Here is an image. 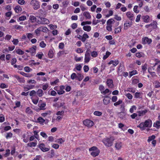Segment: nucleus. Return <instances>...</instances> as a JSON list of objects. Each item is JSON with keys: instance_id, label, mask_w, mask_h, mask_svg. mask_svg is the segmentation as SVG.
<instances>
[{"instance_id": "nucleus-1", "label": "nucleus", "mask_w": 160, "mask_h": 160, "mask_svg": "<svg viewBox=\"0 0 160 160\" xmlns=\"http://www.w3.org/2000/svg\"><path fill=\"white\" fill-rule=\"evenodd\" d=\"M152 121L151 119H148L145 120L144 122H141L137 127L139 128L141 130L143 131L146 128H151L152 127Z\"/></svg>"}, {"instance_id": "nucleus-2", "label": "nucleus", "mask_w": 160, "mask_h": 160, "mask_svg": "<svg viewBox=\"0 0 160 160\" xmlns=\"http://www.w3.org/2000/svg\"><path fill=\"white\" fill-rule=\"evenodd\" d=\"M114 139L113 137H111L109 138H104L103 139L102 142L106 147H109L112 145Z\"/></svg>"}, {"instance_id": "nucleus-3", "label": "nucleus", "mask_w": 160, "mask_h": 160, "mask_svg": "<svg viewBox=\"0 0 160 160\" xmlns=\"http://www.w3.org/2000/svg\"><path fill=\"white\" fill-rule=\"evenodd\" d=\"M89 151L90 152V154L93 157L98 156L100 153V150L96 146H93L89 148Z\"/></svg>"}, {"instance_id": "nucleus-4", "label": "nucleus", "mask_w": 160, "mask_h": 160, "mask_svg": "<svg viewBox=\"0 0 160 160\" xmlns=\"http://www.w3.org/2000/svg\"><path fill=\"white\" fill-rule=\"evenodd\" d=\"M30 4L34 10H38L40 8V2L37 0H32Z\"/></svg>"}, {"instance_id": "nucleus-5", "label": "nucleus", "mask_w": 160, "mask_h": 160, "mask_svg": "<svg viewBox=\"0 0 160 160\" xmlns=\"http://www.w3.org/2000/svg\"><path fill=\"white\" fill-rule=\"evenodd\" d=\"M37 17L40 19V20H38L37 21V22L38 24H48L49 23V20L46 18H43L41 16Z\"/></svg>"}, {"instance_id": "nucleus-6", "label": "nucleus", "mask_w": 160, "mask_h": 160, "mask_svg": "<svg viewBox=\"0 0 160 160\" xmlns=\"http://www.w3.org/2000/svg\"><path fill=\"white\" fill-rule=\"evenodd\" d=\"M38 147L40 149V150L43 152H45L49 151L50 150V148L45 147V145L43 143H41L39 144Z\"/></svg>"}, {"instance_id": "nucleus-7", "label": "nucleus", "mask_w": 160, "mask_h": 160, "mask_svg": "<svg viewBox=\"0 0 160 160\" xmlns=\"http://www.w3.org/2000/svg\"><path fill=\"white\" fill-rule=\"evenodd\" d=\"M83 124L88 128H91L93 125V122L89 119H86L83 121Z\"/></svg>"}, {"instance_id": "nucleus-8", "label": "nucleus", "mask_w": 160, "mask_h": 160, "mask_svg": "<svg viewBox=\"0 0 160 160\" xmlns=\"http://www.w3.org/2000/svg\"><path fill=\"white\" fill-rule=\"evenodd\" d=\"M37 46L33 45L32 47L29 48L28 50H26L25 52H30L32 56L34 55L36 52Z\"/></svg>"}, {"instance_id": "nucleus-9", "label": "nucleus", "mask_w": 160, "mask_h": 160, "mask_svg": "<svg viewBox=\"0 0 160 160\" xmlns=\"http://www.w3.org/2000/svg\"><path fill=\"white\" fill-rule=\"evenodd\" d=\"M90 50H87L86 52L84 58V62L85 63H88L90 60Z\"/></svg>"}, {"instance_id": "nucleus-10", "label": "nucleus", "mask_w": 160, "mask_h": 160, "mask_svg": "<svg viewBox=\"0 0 160 160\" xmlns=\"http://www.w3.org/2000/svg\"><path fill=\"white\" fill-rule=\"evenodd\" d=\"M152 39L151 38H149L147 37L143 38L142 39V43L144 45L146 44H149L152 43Z\"/></svg>"}, {"instance_id": "nucleus-11", "label": "nucleus", "mask_w": 160, "mask_h": 160, "mask_svg": "<svg viewBox=\"0 0 160 160\" xmlns=\"http://www.w3.org/2000/svg\"><path fill=\"white\" fill-rule=\"evenodd\" d=\"M56 88V87H55L54 88V89L56 90L57 92V93L59 95H62L64 93H65V92L64 90L65 88V87L63 85H61L60 87V89H59L58 90H57Z\"/></svg>"}, {"instance_id": "nucleus-12", "label": "nucleus", "mask_w": 160, "mask_h": 160, "mask_svg": "<svg viewBox=\"0 0 160 160\" xmlns=\"http://www.w3.org/2000/svg\"><path fill=\"white\" fill-rule=\"evenodd\" d=\"M126 15L130 21H132L134 20V14L133 13L129 11L128 12H126Z\"/></svg>"}, {"instance_id": "nucleus-13", "label": "nucleus", "mask_w": 160, "mask_h": 160, "mask_svg": "<svg viewBox=\"0 0 160 160\" xmlns=\"http://www.w3.org/2000/svg\"><path fill=\"white\" fill-rule=\"evenodd\" d=\"M113 82V80L112 79H107L106 84L109 88H113L114 85Z\"/></svg>"}, {"instance_id": "nucleus-14", "label": "nucleus", "mask_w": 160, "mask_h": 160, "mask_svg": "<svg viewBox=\"0 0 160 160\" xmlns=\"http://www.w3.org/2000/svg\"><path fill=\"white\" fill-rule=\"evenodd\" d=\"M129 22H126L124 24V29L125 30H127L129 27L132 25V21H130Z\"/></svg>"}, {"instance_id": "nucleus-15", "label": "nucleus", "mask_w": 160, "mask_h": 160, "mask_svg": "<svg viewBox=\"0 0 160 160\" xmlns=\"http://www.w3.org/2000/svg\"><path fill=\"white\" fill-rule=\"evenodd\" d=\"M14 77L18 80V82L20 83H25V81L24 78H20L17 75H15Z\"/></svg>"}, {"instance_id": "nucleus-16", "label": "nucleus", "mask_w": 160, "mask_h": 160, "mask_svg": "<svg viewBox=\"0 0 160 160\" xmlns=\"http://www.w3.org/2000/svg\"><path fill=\"white\" fill-rule=\"evenodd\" d=\"M110 98L108 96H105L103 99V103L106 105H108L110 103Z\"/></svg>"}, {"instance_id": "nucleus-17", "label": "nucleus", "mask_w": 160, "mask_h": 160, "mask_svg": "<svg viewBox=\"0 0 160 160\" xmlns=\"http://www.w3.org/2000/svg\"><path fill=\"white\" fill-rule=\"evenodd\" d=\"M147 112L148 110L147 109H146L144 110L138 111L137 112V113H138V116L140 117L145 115Z\"/></svg>"}, {"instance_id": "nucleus-18", "label": "nucleus", "mask_w": 160, "mask_h": 160, "mask_svg": "<svg viewBox=\"0 0 160 160\" xmlns=\"http://www.w3.org/2000/svg\"><path fill=\"white\" fill-rule=\"evenodd\" d=\"M32 101L33 103L35 104H37L39 100V98L38 97L36 96L31 98Z\"/></svg>"}, {"instance_id": "nucleus-19", "label": "nucleus", "mask_w": 160, "mask_h": 160, "mask_svg": "<svg viewBox=\"0 0 160 160\" xmlns=\"http://www.w3.org/2000/svg\"><path fill=\"white\" fill-rule=\"evenodd\" d=\"M122 147V143L121 142H118L115 143V148L117 150L121 149Z\"/></svg>"}, {"instance_id": "nucleus-20", "label": "nucleus", "mask_w": 160, "mask_h": 160, "mask_svg": "<svg viewBox=\"0 0 160 160\" xmlns=\"http://www.w3.org/2000/svg\"><path fill=\"white\" fill-rule=\"evenodd\" d=\"M142 18L143 20V21L146 23H148L150 20L149 16L148 15L142 16Z\"/></svg>"}, {"instance_id": "nucleus-21", "label": "nucleus", "mask_w": 160, "mask_h": 160, "mask_svg": "<svg viewBox=\"0 0 160 160\" xmlns=\"http://www.w3.org/2000/svg\"><path fill=\"white\" fill-rule=\"evenodd\" d=\"M46 105V103L45 102H43L41 104H40V102H39L38 105V106L40 108V110H44L46 109L45 107Z\"/></svg>"}, {"instance_id": "nucleus-22", "label": "nucleus", "mask_w": 160, "mask_h": 160, "mask_svg": "<svg viewBox=\"0 0 160 160\" xmlns=\"http://www.w3.org/2000/svg\"><path fill=\"white\" fill-rule=\"evenodd\" d=\"M14 10L16 13L21 12L22 11V8L19 5H17L14 8Z\"/></svg>"}, {"instance_id": "nucleus-23", "label": "nucleus", "mask_w": 160, "mask_h": 160, "mask_svg": "<svg viewBox=\"0 0 160 160\" xmlns=\"http://www.w3.org/2000/svg\"><path fill=\"white\" fill-rule=\"evenodd\" d=\"M20 73L26 77H31L33 76V75L32 74L26 73L22 71L20 72Z\"/></svg>"}, {"instance_id": "nucleus-24", "label": "nucleus", "mask_w": 160, "mask_h": 160, "mask_svg": "<svg viewBox=\"0 0 160 160\" xmlns=\"http://www.w3.org/2000/svg\"><path fill=\"white\" fill-rule=\"evenodd\" d=\"M89 38V36L86 33H84L83 35H82V37L81 41L83 42H84L86 40V39L87 38Z\"/></svg>"}, {"instance_id": "nucleus-25", "label": "nucleus", "mask_w": 160, "mask_h": 160, "mask_svg": "<svg viewBox=\"0 0 160 160\" xmlns=\"http://www.w3.org/2000/svg\"><path fill=\"white\" fill-rule=\"evenodd\" d=\"M83 15L87 19H90L91 17L90 13L88 12H83Z\"/></svg>"}, {"instance_id": "nucleus-26", "label": "nucleus", "mask_w": 160, "mask_h": 160, "mask_svg": "<svg viewBox=\"0 0 160 160\" xmlns=\"http://www.w3.org/2000/svg\"><path fill=\"white\" fill-rule=\"evenodd\" d=\"M64 104V103L59 102H58L53 104V106L57 108H59L63 106Z\"/></svg>"}, {"instance_id": "nucleus-27", "label": "nucleus", "mask_w": 160, "mask_h": 160, "mask_svg": "<svg viewBox=\"0 0 160 160\" xmlns=\"http://www.w3.org/2000/svg\"><path fill=\"white\" fill-rule=\"evenodd\" d=\"M147 64H145L144 65L142 66V70L141 72H143V74L144 75L146 72V71L147 69Z\"/></svg>"}, {"instance_id": "nucleus-28", "label": "nucleus", "mask_w": 160, "mask_h": 160, "mask_svg": "<svg viewBox=\"0 0 160 160\" xmlns=\"http://www.w3.org/2000/svg\"><path fill=\"white\" fill-rule=\"evenodd\" d=\"M129 77L130 78L132 76L135 74H137L138 73V71L136 70H133L132 71L129 72Z\"/></svg>"}, {"instance_id": "nucleus-29", "label": "nucleus", "mask_w": 160, "mask_h": 160, "mask_svg": "<svg viewBox=\"0 0 160 160\" xmlns=\"http://www.w3.org/2000/svg\"><path fill=\"white\" fill-rule=\"evenodd\" d=\"M36 93L40 97H42L43 94V91L41 89H38L36 92Z\"/></svg>"}, {"instance_id": "nucleus-30", "label": "nucleus", "mask_w": 160, "mask_h": 160, "mask_svg": "<svg viewBox=\"0 0 160 160\" xmlns=\"http://www.w3.org/2000/svg\"><path fill=\"white\" fill-rule=\"evenodd\" d=\"M84 30L87 32H89L91 30V28L90 26H84L83 27Z\"/></svg>"}, {"instance_id": "nucleus-31", "label": "nucleus", "mask_w": 160, "mask_h": 160, "mask_svg": "<svg viewBox=\"0 0 160 160\" xmlns=\"http://www.w3.org/2000/svg\"><path fill=\"white\" fill-rule=\"evenodd\" d=\"M15 51L19 55H22L24 53V51L20 49H16Z\"/></svg>"}, {"instance_id": "nucleus-32", "label": "nucleus", "mask_w": 160, "mask_h": 160, "mask_svg": "<svg viewBox=\"0 0 160 160\" xmlns=\"http://www.w3.org/2000/svg\"><path fill=\"white\" fill-rule=\"evenodd\" d=\"M154 87L156 88H160V82L158 81H155L153 82Z\"/></svg>"}, {"instance_id": "nucleus-33", "label": "nucleus", "mask_w": 160, "mask_h": 160, "mask_svg": "<svg viewBox=\"0 0 160 160\" xmlns=\"http://www.w3.org/2000/svg\"><path fill=\"white\" fill-rule=\"evenodd\" d=\"M51 111L49 110L45 112L42 113L41 115L42 117H45L48 115H50L51 114Z\"/></svg>"}, {"instance_id": "nucleus-34", "label": "nucleus", "mask_w": 160, "mask_h": 160, "mask_svg": "<svg viewBox=\"0 0 160 160\" xmlns=\"http://www.w3.org/2000/svg\"><path fill=\"white\" fill-rule=\"evenodd\" d=\"M29 19L32 22H34L36 21V18L33 15H30Z\"/></svg>"}, {"instance_id": "nucleus-35", "label": "nucleus", "mask_w": 160, "mask_h": 160, "mask_svg": "<svg viewBox=\"0 0 160 160\" xmlns=\"http://www.w3.org/2000/svg\"><path fill=\"white\" fill-rule=\"evenodd\" d=\"M121 29L122 28L120 26L115 28L114 29V33L115 34H117L120 32L121 31Z\"/></svg>"}, {"instance_id": "nucleus-36", "label": "nucleus", "mask_w": 160, "mask_h": 160, "mask_svg": "<svg viewBox=\"0 0 160 160\" xmlns=\"http://www.w3.org/2000/svg\"><path fill=\"white\" fill-rule=\"evenodd\" d=\"M43 13V10L42 9H41L38 10L37 12L36 13V14L38 15V16H40L42 15Z\"/></svg>"}, {"instance_id": "nucleus-37", "label": "nucleus", "mask_w": 160, "mask_h": 160, "mask_svg": "<svg viewBox=\"0 0 160 160\" xmlns=\"http://www.w3.org/2000/svg\"><path fill=\"white\" fill-rule=\"evenodd\" d=\"M78 75L77 79L79 81H81L83 79L84 76L80 73H78Z\"/></svg>"}, {"instance_id": "nucleus-38", "label": "nucleus", "mask_w": 160, "mask_h": 160, "mask_svg": "<svg viewBox=\"0 0 160 160\" xmlns=\"http://www.w3.org/2000/svg\"><path fill=\"white\" fill-rule=\"evenodd\" d=\"M157 22L156 21H153L150 23L151 27H152L154 29L156 28L157 27Z\"/></svg>"}, {"instance_id": "nucleus-39", "label": "nucleus", "mask_w": 160, "mask_h": 160, "mask_svg": "<svg viewBox=\"0 0 160 160\" xmlns=\"http://www.w3.org/2000/svg\"><path fill=\"white\" fill-rule=\"evenodd\" d=\"M27 19V17L25 15H22L18 19V22L21 21H23L26 20Z\"/></svg>"}, {"instance_id": "nucleus-40", "label": "nucleus", "mask_w": 160, "mask_h": 160, "mask_svg": "<svg viewBox=\"0 0 160 160\" xmlns=\"http://www.w3.org/2000/svg\"><path fill=\"white\" fill-rule=\"evenodd\" d=\"M114 22V20L112 18H111L108 20L107 22V25H112V23Z\"/></svg>"}, {"instance_id": "nucleus-41", "label": "nucleus", "mask_w": 160, "mask_h": 160, "mask_svg": "<svg viewBox=\"0 0 160 160\" xmlns=\"http://www.w3.org/2000/svg\"><path fill=\"white\" fill-rule=\"evenodd\" d=\"M153 126L157 128H158L160 127V121H157L155 123L153 124Z\"/></svg>"}, {"instance_id": "nucleus-42", "label": "nucleus", "mask_w": 160, "mask_h": 160, "mask_svg": "<svg viewBox=\"0 0 160 160\" xmlns=\"http://www.w3.org/2000/svg\"><path fill=\"white\" fill-rule=\"evenodd\" d=\"M73 94V95L77 96H80L82 95V91H79L77 92H74Z\"/></svg>"}, {"instance_id": "nucleus-43", "label": "nucleus", "mask_w": 160, "mask_h": 160, "mask_svg": "<svg viewBox=\"0 0 160 160\" xmlns=\"http://www.w3.org/2000/svg\"><path fill=\"white\" fill-rule=\"evenodd\" d=\"M98 53L96 51H93L91 52V56L93 58H95L98 56Z\"/></svg>"}, {"instance_id": "nucleus-44", "label": "nucleus", "mask_w": 160, "mask_h": 160, "mask_svg": "<svg viewBox=\"0 0 160 160\" xmlns=\"http://www.w3.org/2000/svg\"><path fill=\"white\" fill-rule=\"evenodd\" d=\"M111 54V53L110 52L108 51H107L106 53V54L104 55L103 57V60H105L109 57Z\"/></svg>"}, {"instance_id": "nucleus-45", "label": "nucleus", "mask_w": 160, "mask_h": 160, "mask_svg": "<svg viewBox=\"0 0 160 160\" xmlns=\"http://www.w3.org/2000/svg\"><path fill=\"white\" fill-rule=\"evenodd\" d=\"M26 35L27 38L29 40H30L31 38H32L33 37V35L32 33H28L26 34Z\"/></svg>"}, {"instance_id": "nucleus-46", "label": "nucleus", "mask_w": 160, "mask_h": 160, "mask_svg": "<svg viewBox=\"0 0 160 160\" xmlns=\"http://www.w3.org/2000/svg\"><path fill=\"white\" fill-rule=\"evenodd\" d=\"M122 100L121 99H119V100L118 101L115 102L114 103L113 105L114 106H115L116 107H117L118 106V105H120V104H122Z\"/></svg>"}, {"instance_id": "nucleus-47", "label": "nucleus", "mask_w": 160, "mask_h": 160, "mask_svg": "<svg viewBox=\"0 0 160 160\" xmlns=\"http://www.w3.org/2000/svg\"><path fill=\"white\" fill-rule=\"evenodd\" d=\"M156 137L154 135H152V136L149 137L148 138V142H149L151 141H152L154 140V139Z\"/></svg>"}, {"instance_id": "nucleus-48", "label": "nucleus", "mask_w": 160, "mask_h": 160, "mask_svg": "<svg viewBox=\"0 0 160 160\" xmlns=\"http://www.w3.org/2000/svg\"><path fill=\"white\" fill-rule=\"evenodd\" d=\"M38 121L41 124H42L45 122V120L41 117H39L38 118Z\"/></svg>"}, {"instance_id": "nucleus-49", "label": "nucleus", "mask_w": 160, "mask_h": 160, "mask_svg": "<svg viewBox=\"0 0 160 160\" xmlns=\"http://www.w3.org/2000/svg\"><path fill=\"white\" fill-rule=\"evenodd\" d=\"M53 55V51L52 50L50 49L48 53V56L50 58H52Z\"/></svg>"}, {"instance_id": "nucleus-50", "label": "nucleus", "mask_w": 160, "mask_h": 160, "mask_svg": "<svg viewBox=\"0 0 160 160\" xmlns=\"http://www.w3.org/2000/svg\"><path fill=\"white\" fill-rule=\"evenodd\" d=\"M141 95V93L140 92H136L134 94V98H140Z\"/></svg>"}, {"instance_id": "nucleus-51", "label": "nucleus", "mask_w": 160, "mask_h": 160, "mask_svg": "<svg viewBox=\"0 0 160 160\" xmlns=\"http://www.w3.org/2000/svg\"><path fill=\"white\" fill-rule=\"evenodd\" d=\"M36 92L34 90L31 91L29 95L32 97L36 96Z\"/></svg>"}, {"instance_id": "nucleus-52", "label": "nucleus", "mask_w": 160, "mask_h": 160, "mask_svg": "<svg viewBox=\"0 0 160 160\" xmlns=\"http://www.w3.org/2000/svg\"><path fill=\"white\" fill-rule=\"evenodd\" d=\"M40 31L43 32H46L48 30V28L46 27H39Z\"/></svg>"}, {"instance_id": "nucleus-53", "label": "nucleus", "mask_w": 160, "mask_h": 160, "mask_svg": "<svg viewBox=\"0 0 160 160\" xmlns=\"http://www.w3.org/2000/svg\"><path fill=\"white\" fill-rule=\"evenodd\" d=\"M26 112L29 114H32L33 113L32 111L29 107H28L26 108Z\"/></svg>"}, {"instance_id": "nucleus-54", "label": "nucleus", "mask_w": 160, "mask_h": 160, "mask_svg": "<svg viewBox=\"0 0 160 160\" xmlns=\"http://www.w3.org/2000/svg\"><path fill=\"white\" fill-rule=\"evenodd\" d=\"M93 114L95 116H100L102 115V113L101 112L96 111L94 112Z\"/></svg>"}, {"instance_id": "nucleus-55", "label": "nucleus", "mask_w": 160, "mask_h": 160, "mask_svg": "<svg viewBox=\"0 0 160 160\" xmlns=\"http://www.w3.org/2000/svg\"><path fill=\"white\" fill-rule=\"evenodd\" d=\"M37 143L35 142H31L28 143L27 144L28 146L30 147H35L37 145Z\"/></svg>"}, {"instance_id": "nucleus-56", "label": "nucleus", "mask_w": 160, "mask_h": 160, "mask_svg": "<svg viewBox=\"0 0 160 160\" xmlns=\"http://www.w3.org/2000/svg\"><path fill=\"white\" fill-rule=\"evenodd\" d=\"M143 53L142 52H138L136 53V56L138 58H140L142 57L143 55Z\"/></svg>"}, {"instance_id": "nucleus-57", "label": "nucleus", "mask_w": 160, "mask_h": 160, "mask_svg": "<svg viewBox=\"0 0 160 160\" xmlns=\"http://www.w3.org/2000/svg\"><path fill=\"white\" fill-rule=\"evenodd\" d=\"M64 113V111L62 110L61 111H58L56 113V115H57L59 116H63Z\"/></svg>"}, {"instance_id": "nucleus-58", "label": "nucleus", "mask_w": 160, "mask_h": 160, "mask_svg": "<svg viewBox=\"0 0 160 160\" xmlns=\"http://www.w3.org/2000/svg\"><path fill=\"white\" fill-rule=\"evenodd\" d=\"M69 3V2L68 1H64L62 2V5L64 7H66L68 4Z\"/></svg>"}, {"instance_id": "nucleus-59", "label": "nucleus", "mask_w": 160, "mask_h": 160, "mask_svg": "<svg viewBox=\"0 0 160 160\" xmlns=\"http://www.w3.org/2000/svg\"><path fill=\"white\" fill-rule=\"evenodd\" d=\"M17 62V60L16 58H13L11 60V63L12 65H14Z\"/></svg>"}, {"instance_id": "nucleus-60", "label": "nucleus", "mask_w": 160, "mask_h": 160, "mask_svg": "<svg viewBox=\"0 0 160 160\" xmlns=\"http://www.w3.org/2000/svg\"><path fill=\"white\" fill-rule=\"evenodd\" d=\"M10 150L9 149H7L6 151V153L4 154V156L5 157L8 156L10 155Z\"/></svg>"}, {"instance_id": "nucleus-61", "label": "nucleus", "mask_w": 160, "mask_h": 160, "mask_svg": "<svg viewBox=\"0 0 160 160\" xmlns=\"http://www.w3.org/2000/svg\"><path fill=\"white\" fill-rule=\"evenodd\" d=\"M8 87V85L4 83H1L0 84V88H5Z\"/></svg>"}, {"instance_id": "nucleus-62", "label": "nucleus", "mask_w": 160, "mask_h": 160, "mask_svg": "<svg viewBox=\"0 0 160 160\" xmlns=\"http://www.w3.org/2000/svg\"><path fill=\"white\" fill-rule=\"evenodd\" d=\"M39 46L42 48H43L46 46V45L43 41H42L40 42Z\"/></svg>"}, {"instance_id": "nucleus-63", "label": "nucleus", "mask_w": 160, "mask_h": 160, "mask_svg": "<svg viewBox=\"0 0 160 160\" xmlns=\"http://www.w3.org/2000/svg\"><path fill=\"white\" fill-rule=\"evenodd\" d=\"M12 136V133L11 132H9L7 134L6 136V138L8 139L9 138H11Z\"/></svg>"}, {"instance_id": "nucleus-64", "label": "nucleus", "mask_w": 160, "mask_h": 160, "mask_svg": "<svg viewBox=\"0 0 160 160\" xmlns=\"http://www.w3.org/2000/svg\"><path fill=\"white\" fill-rule=\"evenodd\" d=\"M56 142L58 143L61 144L64 142V140H63L62 138H60L57 139Z\"/></svg>"}]
</instances>
